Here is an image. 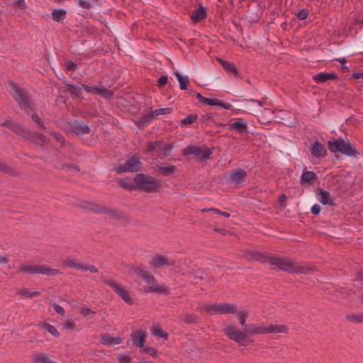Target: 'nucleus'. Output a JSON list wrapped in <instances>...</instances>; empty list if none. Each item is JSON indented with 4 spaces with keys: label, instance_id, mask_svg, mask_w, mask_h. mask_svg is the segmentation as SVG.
<instances>
[{
    "label": "nucleus",
    "instance_id": "nucleus-1",
    "mask_svg": "<svg viewBox=\"0 0 363 363\" xmlns=\"http://www.w3.org/2000/svg\"><path fill=\"white\" fill-rule=\"evenodd\" d=\"M246 257L255 260L268 262L271 265L292 274H308L313 270L309 266L286 258L273 257L267 259L257 252H249L246 255Z\"/></svg>",
    "mask_w": 363,
    "mask_h": 363
},
{
    "label": "nucleus",
    "instance_id": "nucleus-2",
    "mask_svg": "<svg viewBox=\"0 0 363 363\" xmlns=\"http://www.w3.org/2000/svg\"><path fill=\"white\" fill-rule=\"evenodd\" d=\"M121 184L126 189H132L134 187H138L145 191H153L160 186V183L157 180L142 174H137L133 183L121 182Z\"/></svg>",
    "mask_w": 363,
    "mask_h": 363
},
{
    "label": "nucleus",
    "instance_id": "nucleus-3",
    "mask_svg": "<svg viewBox=\"0 0 363 363\" xmlns=\"http://www.w3.org/2000/svg\"><path fill=\"white\" fill-rule=\"evenodd\" d=\"M328 147L330 152L340 153L350 157H357L359 152L350 143L344 140H334L328 142Z\"/></svg>",
    "mask_w": 363,
    "mask_h": 363
},
{
    "label": "nucleus",
    "instance_id": "nucleus-4",
    "mask_svg": "<svg viewBox=\"0 0 363 363\" xmlns=\"http://www.w3.org/2000/svg\"><path fill=\"white\" fill-rule=\"evenodd\" d=\"M6 87L22 108L26 109L31 106L30 98L24 89L18 87L12 82H9Z\"/></svg>",
    "mask_w": 363,
    "mask_h": 363
},
{
    "label": "nucleus",
    "instance_id": "nucleus-5",
    "mask_svg": "<svg viewBox=\"0 0 363 363\" xmlns=\"http://www.w3.org/2000/svg\"><path fill=\"white\" fill-rule=\"evenodd\" d=\"M146 284L143 286V290L145 293H156L160 294H168L169 293V289L164 284H158L153 276L147 274L143 278Z\"/></svg>",
    "mask_w": 363,
    "mask_h": 363
},
{
    "label": "nucleus",
    "instance_id": "nucleus-6",
    "mask_svg": "<svg viewBox=\"0 0 363 363\" xmlns=\"http://www.w3.org/2000/svg\"><path fill=\"white\" fill-rule=\"evenodd\" d=\"M18 272L26 274H40L48 276L57 275L59 272L55 269L46 265H29L22 264L18 268Z\"/></svg>",
    "mask_w": 363,
    "mask_h": 363
},
{
    "label": "nucleus",
    "instance_id": "nucleus-7",
    "mask_svg": "<svg viewBox=\"0 0 363 363\" xmlns=\"http://www.w3.org/2000/svg\"><path fill=\"white\" fill-rule=\"evenodd\" d=\"M203 310L210 314H235L237 313L236 306L227 303L206 305Z\"/></svg>",
    "mask_w": 363,
    "mask_h": 363
},
{
    "label": "nucleus",
    "instance_id": "nucleus-8",
    "mask_svg": "<svg viewBox=\"0 0 363 363\" xmlns=\"http://www.w3.org/2000/svg\"><path fill=\"white\" fill-rule=\"evenodd\" d=\"M212 151L206 147L188 146L183 150L184 155H194L199 161L208 159Z\"/></svg>",
    "mask_w": 363,
    "mask_h": 363
},
{
    "label": "nucleus",
    "instance_id": "nucleus-9",
    "mask_svg": "<svg viewBox=\"0 0 363 363\" xmlns=\"http://www.w3.org/2000/svg\"><path fill=\"white\" fill-rule=\"evenodd\" d=\"M104 282L110 287H111V289L115 291V293L120 298H121L126 303L129 305H132L133 303V301L131 296H130L129 292L125 287L118 284L111 279L104 280Z\"/></svg>",
    "mask_w": 363,
    "mask_h": 363
},
{
    "label": "nucleus",
    "instance_id": "nucleus-10",
    "mask_svg": "<svg viewBox=\"0 0 363 363\" xmlns=\"http://www.w3.org/2000/svg\"><path fill=\"white\" fill-rule=\"evenodd\" d=\"M65 266L81 270L82 272L89 271L92 273H97L98 269L91 264H83L79 260L74 257H67L64 261Z\"/></svg>",
    "mask_w": 363,
    "mask_h": 363
},
{
    "label": "nucleus",
    "instance_id": "nucleus-11",
    "mask_svg": "<svg viewBox=\"0 0 363 363\" xmlns=\"http://www.w3.org/2000/svg\"><path fill=\"white\" fill-rule=\"evenodd\" d=\"M222 331L229 339L236 342L245 340L244 332L236 328L232 323L226 324Z\"/></svg>",
    "mask_w": 363,
    "mask_h": 363
},
{
    "label": "nucleus",
    "instance_id": "nucleus-12",
    "mask_svg": "<svg viewBox=\"0 0 363 363\" xmlns=\"http://www.w3.org/2000/svg\"><path fill=\"white\" fill-rule=\"evenodd\" d=\"M141 167V163L138 158L131 157L128 160L123 164L118 166L116 168L118 172H137L139 171Z\"/></svg>",
    "mask_w": 363,
    "mask_h": 363
},
{
    "label": "nucleus",
    "instance_id": "nucleus-13",
    "mask_svg": "<svg viewBox=\"0 0 363 363\" xmlns=\"http://www.w3.org/2000/svg\"><path fill=\"white\" fill-rule=\"evenodd\" d=\"M246 172L242 169L233 170L228 177V182L230 184L239 185L242 184L246 179Z\"/></svg>",
    "mask_w": 363,
    "mask_h": 363
},
{
    "label": "nucleus",
    "instance_id": "nucleus-14",
    "mask_svg": "<svg viewBox=\"0 0 363 363\" xmlns=\"http://www.w3.org/2000/svg\"><path fill=\"white\" fill-rule=\"evenodd\" d=\"M264 330L265 334H279V333H287L289 328L286 325L277 323H264Z\"/></svg>",
    "mask_w": 363,
    "mask_h": 363
},
{
    "label": "nucleus",
    "instance_id": "nucleus-15",
    "mask_svg": "<svg viewBox=\"0 0 363 363\" xmlns=\"http://www.w3.org/2000/svg\"><path fill=\"white\" fill-rule=\"evenodd\" d=\"M243 332L245 333V339L247 335H264V323L260 324H248L245 325Z\"/></svg>",
    "mask_w": 363,
    "mask_h": 363
},
{
    "label": "nucleus",
    "instance_id": "nucleus-16",
    "mask_svg": "<svg viewBox=\"0 0 363 363\" xmlns=\"http://www.w3.org/2000/svg\"><path fill=\"white\" fill-rule=\"evenodd\" d=\"M150 263L155 268H161L173 265L174 261L165 256L155 255L152 258Z\"/></svg>",
    "mask_w": 363,
    "mask_h": 363
},
{
    "label": "nucleus",
    "instance_id": "nucleus-17",
    "mask_svg": "<svg viewBox=\"0 0 363 363\" xmlns=\"http://www.w3.org/2000/svg\"><path fill=\"white\" fill-rule=\"evenodd\" d=\"M228 128L230 130H236L240 133H243L247 132V125L244 119L236 118L230 121Z\"/></svg>",
    "mask_w": 363,
    "mask_h": 363
},
{
    "label": "nucleus",
    "instance_id": "nucleus-18",
    "mask_svg": "<svg viewBox=\"0 0 363 363\" xmlns=\"http://www.w3.org/2000/svg\"><path fill=\"white\" fill-rule=\"evenodd\" d=\"M82 87L87 92L99 94L104 98L108 99L112 96V93L104 88L89 86L86 85H82Z\"/></svg>",
    "mask_w": 363,
    "mask_h": 363
},
{
    "label": "nucleus",
    "instance_id": "nucleus-19",
    "mask_svg": "<svg viewBox=\"0 0 363 363\" xmlns=\"http://www.w3.org/2000/svg\"><path fill=\"white\" fill-rule=\"evenodd\" d=\"M172 108H159V109H156L153 111H151V112H149L147 114H146L143 119H144V121L146 122V123H148L155 118H157L158 116L160 115H165V114H169L172 112Z\"/></svg>",
    "mask_w": 363,
    "mask_h": 363
},
{
    "label": "nucleus",
    "instance_id": "nucleus-20",
    "mask_svg": "<svg viewBox=\"0 0 363 363\" xmlns=\"http://www.w3.org/2000/svg\"><path fill=\"white\" fill-rule=\"evenodd\" d=\"M311 152L313 157L320 158L325 156L327 150L322 144L315 142L311 145Z\"/></svg>",
    "mask_w": 363,
    "mask_h": 363
},
{
    "label": "nucleus",
    "instance_id": "nucleus-21",
    "mask_svg": "<svg viewBox=\"0 0 363 363\" xmlns=\"http://www.w3.org/2000/svg\"><path fill=\"white\" fill-rule=\"evenodd\" d=\"M147 337V333L142 330H136L131 335L132 340L140 348L144 347V342Z\"/></svg>",
    "mask_w": 363,
    "mask_h": 363
},
{
    "label": "nucleus",
    "instance_id": "nucleus-22",
    "mask_svg": "<svg viewBox=\"0 0 363 363\" xmlns=\"http://www.w3.org/2000/svg\"><path fill=\"white\" fill-rule=\"evenodd\" d=\"M31 360L35 363H56L49 356L43 352H36L31 355Z\"/></svg>",
    "mask_w": 363,
    "mask_h": 363
},
{
    "label": "nucleus",
    "instance_id": "nucleus-23",
    "mask_svg": "<svg viewBox=\"0 0 363 363\" xmlns=\"http://www.w3.org/2000/svg\"><path fill=\"white\" fill-rule=\"evenodd\" d=\"M318 199L323 205L332 206L333 204L330 193L322 189H319L318 191Z\"/></svg>",
    "mask_w": 363,
    "mask_h": 363
},
{
    "label": "nucleus",
    "instance_id": "nucleus-24",
    "mask_svg": "<svg viewBox=\"0 0 363 363\" xmlns=\"http://www.w3.org/2000/svg\"><path fill=\"white\" fill-rule=\"evenodd\" d=\"M336 75L334 73L320 72L313 76V79L317 83H323L330 79H335Z\"/></svg>",
    "mask_w": 363,
    "mask_h": 363
},
{
    "label": "nucleus",
    "instance_id": "nucleus-25",
    "mask_svg": "<svg viewBox=\"0 0 363 363\" xmlns=\"http://www.w3.org/2000/svg\"><path fill=\"white\" fill-rule=\"evenodd\" d=\"M101 342L104 345H112L121 343L122 338L119 336L113 337L110 335H105L101 337Z\"/></svg>",
    "mask_w": 363,
    "mask_h": 363
},
{
    "label": "nucleus",
    "instance_id": "nucleus-26",
    "mask_svg": "<svg viewBox=\"0 0 363 363\" xmlns=\"http://www.w3.org/2000/svg\"><path fill=\"white\" fill-rule=\"evenodd\" d=\"M206 16V11L203 7H200L199 9L194 10L192 11L191 18L194 21H199Z\"/></svg>",
    "mask_w": 363,
    "mask_h": 363
},
{
    "label": "nucleus",
    "instance_id": "nucleus-27",
    "mask_svg": "<svg viewBox=\"0 0 363 363\" xmlns=\"http://www.w3.org/2000/svg\"><path fill=\"white\" fill-rule=\"evenodd\" d=\"M345 318L352 323H363V314L362 313H349L346 315Z\"/></svg>",
    "mask_w": 363,
    "mask_h": 363
},
{
    "label": "nucleus",
    "instance_id": "nucleus-28",
    "mask_svg": "<svg viewBox=\"0 0 363 363\" xmlns=\"http://www.w3.org/2000/svg\"><path fill=\"white\" fill-rule=\"evenodd\" d=\"M218 61L222 65V67H223V69L225 71L229 72H232V73H233L235 74H238L237 69L230 62L225 61V60H223L219 59V58L218 59Z\"/></svg>",
    "mask_w": 363,
    "mask_h": 363
},
{
    "label": "nucleus",
    "instance_id": "nucleus-29",
    "mask_svg": "<svg viewBox=\"0 0 363 363\" xmlns=\"http://www.w3.org/2000/svg\"><path fill=\"white\" fill-rule=\"evenodd\" d=\"M72 125L77 134L87 133L89 130V128L87 125L80 123L74 122Z\"/></svg>",
    "mask_w": 363,
    "mask_h": 363
},
{
    "label": "nucleus",
    "instance_id": "nucleus-30",
    "mask_svg": "<svg viewBox=\"0 0 363 363\" xmlns=\"http://www.w3.org/2000/svg\"><path fill=\"white\" fill-rule=\"evenodd\" d=\"M208 105L210 106H218L222 107L224 109H230L231 108V104L228 103H224L218 99H209V101L208 103Z\"/></svg>",
    "mask_w": 363,
    "mask_h": 363
},
{
    "label": "nucleus",
    "instance_id": "nucleus-31",
    "mask_svg": "<svg viewBox=\"0 0 363 363\" xmlns=\"http://www.w3.org/2000/svg\"><path fill=\"white\" fill-rule=\"evenodd\" d=\"M151 333L157 337L167 339V333L164 332L159 326H152L151 328Z\"/></svg>",
    "mask_w": 363,
    "mask_h": 363
},
{
    "label": "nucleus",
    "instance_id": "nucleus-32",
    "mask_svg": "<svg viewBox=\"0 0 363 363\" xmlns=\"http://www.w3.org/2000/svg\"><path fill=\"white\" fill-rule=\"evenodd\" d=\"M132 272L133 274L139 277L144 278L148 273L145 270L144 267L139 265L132 267Z\"/></svg>",
    "mask_w": 363,
    "mask_h": 363
},
{
    "label": "nucleus",
    "instance_id": "nucleus-33",
    "mask_svg": "<svg viewBox=\"0 0 363 363\" xmlns=\"http://www.w3.org/2000/svg\"><path fill=\"white\" fill-rule=\"evenodd\" d=\"M174 74L176 75L179 83V88L182 90L186 89V84L189 82V79L187 77H183L182 76L179 72H174Z\"/></svg>",
    "mask_w": 363,
    "mask_h": 363
},
{
    "label": "nucleus",
    "instance_id": "nucleus-34",
    "mask_svg": "<svg viewBox=\"0 0 363 363\" xmlns=\"http://www.w3.org/2000/svg\"><path fill=\"white\" fill-rule=\"evenodd\" d=\"M175 169L176 167L173 165L158 167V171L165 176L173 173L175 171Z\"/></svg>",
    "mask_w": 363,
    "mask_h": 363
},
{
    "label": "nucleus",
    "instance_id": "nucleus-35",
    "mask_svg": "<svg viewBox=\"0 0 363 363\" xmlns=\"http://www.w3.org/2000/svg\"><path fill=\"white\" fill-rule=\"evenodd\" d=\"M20 295L27 297L32 298L34 296H38L40 293L38 291H30L28 289H21L18 292Z\"/></svg>",
    "mask_w": 363,
    "mask_h": 363
},
{
    "label": "nucleus",
    "instance_id": "nucleus-36",
    "mask_svg": "<svg viewBox=\"0 0 363 363\" xmlns=\"http://www.w3.org/2000/svg\"><path fill=\"white\" fill-rule=\"evenodd\" d=\"M315 177V174L313 172L305 171L301 176V181L303 182H311Z\"/></svg>",
    "mask_w": 363,
    "mask_h": 363
},
{
    "label": "nucleus",
    "instance_id": "nucleus-37",
    "mask_svg": "<svg viewBox=\"0 0 363 363\" xmlns=\"http://www.w3.org/2000/svg\"><path fill=\"white\" fill-rule=\"evenodd\" d=\"M65 11L63 9L54 10L52 13L53 19L55 21H60L65 17Z\"/></svg>",
    "mask_w": 363,
    "mask_h": 363
},
{
    "label": "nucleus",
    "instance_id": "nucleus-38",
    "mask_svg": "<svg viewBox=\"0 0 363 363\" xmlns=\"http://www.w3.org/2000/svg\"><path fill=\"white\" fill-rule=\"evenodd\" d=\"M87 208L95 213H103L106 211V208L94 203H89Z\"/></svg>",
    "mask_w": 363,
    "mask_h": 363
},
{
    "label": "nucleus",
    "instance_id": "nucleus-39",
    "mask_svg": "<svg viewBox=\"0 0 363 363\" xmlns=\"http://www.w3.org/2000/svg\"><path fill=\"white\" fill-rule=\"evenodd\" d=\"M42 327L46 331H48L49 333H50L52 335H53L54 337H57L60 336L59 332L57 330L55 327H54L53 325H50L48 323H44V324H43Z\"/></svg>",
    "mask_w": 363,
    "mask_h": 363
},
{
    "label": "nucleus",
    "instance_id": "nucleus-40",
    "mask_svg": "<svg viewBox=\"0 0 363 363\" xmlns=\"http://www.w3.org/2000/svg\"><path fill=\"white\" fill-rule=\"evenodd\" d=\"M249 315V312L247 311L243 310L240 311L237 313V317L238 318L240 324L243 326L245 325L246 319L247 318Z\"/></svg>",
    "mask_w": 363,
    "mask_h": 363
},
{
    "label": "nucleus",
    "instance_id": "nucleus-41",
    "mask_svg": "<svg viewBox=\"0 0 363 363\" xmlns=\"http://www.w3.org/2000/svg\"><path fill=\"white\" fill-rule=\"evenodd\" d=\"M179 319L182 321H184L187 323H194L196 321V318L195 315L187 313L181 315Z\"/></svg>",
    "mask_w": 363,
    "mask_h": 363
},
{
    "label": "nucleus",
    "instance_id": "nucleus-42",
    "mask_svg": "<svg viewBox=\"0 0 363 363\" xmlns=\"http://www.w3.org/2000/svg\"><path fill=\"white\" fill-rule=\"evenodd\" d=\"M33 141L40 145L46 143L47 139L42 134H35L33 138Z\"/></svg>",
    "mask_w": 363,
    "mask_h": 363
},
{
    "label": "nucleus",
    "instance_id": "nucleus-43",
    "mask_svg": "<svg viewBox=\"0 0 363 363\" xmlns=\"http://www.w3.org/2000/svg\"><path fill=\"white\" fill-rule=\"evenodd\" d=\"M197 119L196 115H189L186 116L185 118L182 120L181 123L183 125H189L193 123Z\"/></svg>",
    "mask_w": 363,
    "mask_h": 363
},
{
    "label": "nucleus",
    "instance_id": "nucleus-44",
    "mask_svg": "<svg viewBox=\"0 0 363 363\" xmlns=\"http://www.w3.org/2000/svg\"><path fill=\"white\" fill-rule=\"evenodd\" d=\"M61 325L62 328L65 330H73L75 326L74 321L71 320H65Z\"/></svg>",
    "mask_w": 363,
    "mask_h": 363
},
{
    "label": "nucleus",
    "instance_id": "nucleus-45",
    "mask_svg": "<svg viewBox=\"0 0 363 363\" xmlns=\"http://www.w3.org/2000/svg\"><path fill=\"white\" fill-rule=\"evenodd\" d=\"M142 350L144 353L148 354L153 357H156L157 356V351L153 347H143Z\"/></svg>",
    "mask_w": 363,
    "mask_h": 363
},
{
    "label": "nucleus",
    "instance_id": "nucleus-46",
    "mask_svg": "<svg viewBox=\"0 0 363 363\" xmlns=\"http://www.w3.org/2000/svg\"><path fill=\"white\" fill-rule=\"evenodd\" d=\"M79 311L84 315H89L90 314L95 313L93 311H91L90 308H87L85 306H81L79 307Z\"/></svg>",
    "mask_w": 363,
    "mask_h": 363
},
{
    "label": "nucleus",
    "instance_id": "nucleus-47",
    "mask_svg": "<svg viewBox=\"0 0 363 363\" xmlns=\"http://www.w3.org/2000/svg\"><path fill=\"white\" fill-rule=\"evenodd\" d=\"M130 357L125 354H119L118 356V360L119 363H130Z\"/></svg>",
    "mask_w": 363,
    "mask_h": 363
},
{
    "label": "nucleus",
    "instance_id": "nucleus-48",
    "mask_svg": "<svg viewBox=\"0 0 363 363\" xmlns=\"http://www.w3.org/2000/svg\"><path fill=\"white\" fill-rule=\"evenodd\" d=\"M32 119L38 125V126L39 128H44V127L43 125V123L37 114H35V113L33 114Z\"/></svg>",
    "mask_w": 363,
    "mask_h": 363
},
{
    "label": "nucleus",
    "instance_id": "nucleus-49",
    "mask_svg": "<svg viewBox=\"0 0 363 363\" xmlns=\"http://www.w3.org/2000/svg\"><path fill=\"white\" fill-rule=\"evenodd\" d=\"M162 143H150L147 146V150L149 152H151L152 150H157V147H160Z\"/></svg>",
    "mask_w": 363,
    "mask_h": 363
},
{
    "label": "nucleus",
    "instance_id": "nucleus-50",
    "mask_svg": "<svg viewBox=\"0 0 363 363\" xmlns=\"http://www.w3.org/2000/svg\"><path fill=\"white\" fill-rule=\"evenodd\" d=\"M321 211V208L319 205L315 204L311 208V213L314 215H318Z\"/></svg>",
    "mask_w": 363,
    "mask_h": 363
},
{
    "label": "nucleus",
    "instance_id": "nucleus-51",
    "mask_svg": "<svg viewBox=\"0 0 363 363\" xmlns=\"http://www.w3.org/2000/svg\"><path fill=\"white\" fill-rule=\"evenodd\" d=\"M77 4L84 9H89L90 7V3L87 1L78 0Z\"/></svg>",
    "mask_w": 363,
    "mask_h": 363
},
{
    "label": "nucleus",
    "instance_id": "nucleus-52",
    "mask_svg": "<svg viewBox=\"0 0 363 363\" xmlns=\"http://www.w3.org/2000/svg\"><path fill=\"white\" fill-rule=\"evenodd\" d=\"M55 140L59 142L60 143H63L64 139L62 135L59 133L53 132L52 133Z\"/></svg>",
    "mask_w": 363,
    "mask_h": 363
},
{
    "label": "nucleus",
    "instance_id": "nucleus-53",
    "mask_svg": "<svg viewBox=\"0 0 363 363\" xmlns=\"http://www.w3.org/2000/svg\"><path fill=\"white\" fill-rule=\"evenodd\" d=\"M308 16V12L306 10H302L301 11L298 15H297V17L300 19V20H304L307 18Z\"/></svg>",
    "mask_w": 363,
    "mask_h": 363
},
{
    "label": "nucleus",
    "instance_id": "nucleus-54",
    "mask_svg": "<svg viewBox=\"0 0 363 363\" xmlns=\"http://www.w3.org/2000/svg\"><path fill=\"white\" fill-rule=\"evenodd\" d=\"M53 308L55 311V312L57 313L58 314L63 315L65 313L63 308L59 305L53 304Z\"/></svg>",
    "mask_w": 363,
    "mask_h": 363
},
{
    "label": "nucleus",
    "instance_id": "nucleus-55",
    "mask_svg": "<svg viewBox=\"0 0 363 363\" xmlns=\"http://www.w3.org/2000/svg\"><path fill=\"white\" fill-rule=\"evenodd\" d=\"M65 66L68 70L75 69L76 65L72 62H68L65 64Z\"/></svg>",
    "mask_w": 363,
    "mask_h": 363
},
{
    "label": "nucleus",
    "instance_id": "nucleus-56",
    "mask_svg": "<svg viewBox=\"0 0 363 363\" xmlns=\"http://www.w3.org/2000/svg\"><path fill=\"white\" fill-rule=\"evenodd\" d=\"M167 82V76H162L158 79V84L160 86H162L165 84Z\"/></svg>",
    "mask_w": 363,
    "mask_h": 363
},
{
    "label": "nucleus",
    "instance_id": "nucleus-57",
    "mask_svg": "<svg viewBox=\"0 0 363 363\" xmlns=\"http://www.w3.org/2000/svg\"><path fill=\"white\" fill-rule=\"evenodd\" d=\"M9 262V257L7 255L0 256V264H6Z\"/></svg>",
    "mask_w": 363,
    "mask_h": 363
},
{
    "label": "nucleus",
    "instance_id": "nucleus-58",
    "mask_svg": "<svg viewBox=\"0 0 363 363\" xmlns=\"http://www.w3.org/2000/svg\"><path fill=\"white\" fill-rule=\"evenodd\" d=\"M164 147H165L164 155H167L170 152V150L172 149V145L166 144V145H164Z\"/></svg>",
    "mask_w": 363,
    "mask_h": 363
},
{
    "label": "nucleus",
    "instance_id": "nucleus-59",
    "mask_svg": "<svg viewBox=\"0 0 363 363\" xmlns=\"http://www.w3.org/2000/svg\"><path fill=\"white\" fill-rule=\"evenodd\" d=\"M278 199H279V201H280L281 203L285 202L286 201V196L284 194H282L279 196Z\"/></svg>",
    "mask_w": 363,
    "mask_h": 363
},
{
    "label": "nucleus",
    "instance_id": "nucleus-60",
    "mask_svg": "<svg viewBox=\"0 0 363 363\" xmlns=\"http://www.w3.org/2000/svg\"><path fill=\"white\" fill-rule=\"evenodd\" d=\"M69 91L72 93H74V94H76L77 95V91H78V89L77 88H75L74 86H70L69 88Z\"/></svg>",
    "mask_w": 363,
    "mask_h": 363
},
{
    "label": "nucleus",
    "instance_id": "nucleus-61",
    "mask_svg": "<svg viewBox=\"0 0 363 363\" xmlns=\"http://www.w3.org/2000/svg\"><path fill=\"white\" fill-rule=\"evenodd\" d=\"M363 77V74L361 73H354L353 78L354 79H359Z\"/></svg>",
    "mask_w": 363,
    "mask_h": 363
},
{
    "label": "nucleus",
    "instance_id": "nucleus-62",
    "mask_svg": "<svg viewBox=\"0 0 363 363\" xmlns=\"http://www.w3.org/2000/svg\"><path fill=\"white\" fill-rule=\"evenodd\" d=\"M201 101L205 104H208V103L209 101V99L203 96Z\"/></svg>",
    "mask_w": 363,
    "mask_h": 363
},
{
    "label": "nucleus",
    "instance_id": "nucleus-63",
    "mask_svg": "<svg viewBox=\"0 0 363 363\" xmlns=\"http://www.w3.org/2000/svg\"><path fill=\"white\" fill-rule=\"evenodd\" d=\"M208 211L216 213L218 214H220V211L216 208H209Z\"/></svg>",
    "mask_w": 363,
    "mask_h": 363
},
{
    "label": "nucleus",
    "instance_id": "nucleus-64",
    "mask_svg": "<svg viewBox=\"0 0 363 363\" xmlns=\"http://www.w3.org/2000/svg\"><path fill=\"white\" fill-rule=\"evenodd\" d=\"M24 5H25V3H24V1L22 0V1H19L18 2V6L21 7V8H23L24 7Z\"/></svg>",
    "mask_w": 363,
    "mask_h": 363
}]
</instances>
